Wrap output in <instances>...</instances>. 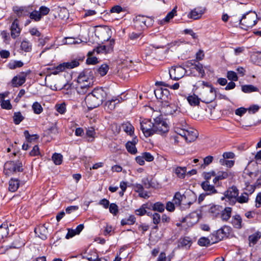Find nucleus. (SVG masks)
<instances>
[{"mask_svg":"<svg viewBox=\"0 0 261 261\" xmlns=\"http://www.w3.org/2000/svg\"><path fill=\"white\" fill-rule=\"evenodd\" d=\"M107 92L102 88H95L85 98V102L89 109H93L100 106L106 98Z\"/></svg>","mask_w":261,"mask_h":261,"instance_id":"f257e3e1","label":"nucleus"},{"mask_svg":"<svg viewBox=\"0 0 261 261\" xmlns=\"http://www.w3.org/2000/svg\"><path fill=\"white\" fill-rule=\"evenodd\" d=\"M79 85L77 87V92L80 94H84L87 92L93 83V75L91 70H84L80 73L78 77Z\"/></svg>","mask_w":261,"mask_h":261,"instance_id":"f03ea898","label":"nucleus"},{"mask_svg":"<svg viewBox=\"0 0 261 261\" xmlns=\"http://www.w3.org/2000/svg\"><path fill=\"white\" fill-rule=\"evenodd\" d=\"M199 95L201 101L206 103L213 101L217 96V90L211 85H206V88H203Z\"/></svg>","mask_w":261,"mask_h":261,"instance_id":"7ed1b4c3","label":"nucleus"},{"mask_svg":"<svg viewBox=\"0 0 261 261\" xmlns=\"http://www.w3.org/2000/svg\"><path fill=\"white\" fill-rule=\"evenodd\" d=\"M256 20L257 15L254 12L247 13L239 19L240 27L245 30L253 27L256 24Z\"/></svg>","mask_w":261,"mask_h":261,"instance_id":"20e7f679","label":"nucleus"},{"mask_svg":"<svg viewBox=\"0 0 261 261\" xmlns=\"http://www.w3.org/2000/svg\"><path fill=\"white\" fill-rule=\"evenodd\" d=\"M153 120L152 135L155 134L163 135L169 131V126L161 115L153 118Z\"/></svg>","mask_w":261,"mask_h":261,"instance_id":"39448f33","label":"nucleus"},{"mask_svg":"<svg viewBox=\"0 0 261 261\" xmlns=\"http://www.w3.org/2000/svg\"><path fill=\"white\" fill-rule=\"evenodd\" d=\"M4 171L7 174L22 172L23 171L22 164L19 162H7L5 164Z\"/></svg>","mask_w":261,"mask_h":261,"instance_id":"423d86ee","label":"nucleus"},{"mask_svg":"<svg viewBox=\"0 0 261 261\" xmlns=\"http://www.w3.org/2000/svg\"><path fill=\"white\" fill-rule=\"evenodd\" d=\"M49 11L50 9L48 8L42 6L39 8V10H35L31 12L29 17L35 21H39L41 19L43 16L48 14Z\"/></svg>","mask_w":261,"mask_h":261,"instance_id":"0eeeda50","label":"nucleus"},{"mask_svg":"<svg viewBox=\"0 0 261 261\" xmlns=\"http://www.w3.org/2000/svg\"><path fill=\"white\" fill-rule=\"evenodd\" d=\"M186 72V69L180 66H173L169 69L170 78L175 81L179 80L182 78Z\"/></svg>","mask_w":261,"mask_h":261,"instance_id":"6e6552de","label":"nucleus"},{"mask_svg":"<svg viewBox=\"0 0 261 261\" xmlns=\"http://www.w3.org/2000/svg\"><path fill=\"white\" fill-rule=\"evenodd\" d=\"M136 26H140L144 29L145 27L151 26L153 24V19L143 15L137 16L134 20Z\"/></svg>","mask_w":261,"mask_h":261,"instance_id":"1a4fd4ad","label":"nucleus"},{"mask_svg":"<svg viewBox=\"0 0 261 261\" xmlns=\"http://www.w3.org/2000/svg\"><path fill=\"white\" fill-rule=\"evenodd\" d=\"M140 128L146 137L152 135L153 122L147 119H144L140 122Z\"/></svg>","mask_w":261,"mask_h":261,"instance_id":"9d476101","label":"nucleus"},{"mask_svg":"<svg viewBox=\"0 0 261 261\" xmlns=\"http://www.w3.org/2000/svg\"><path fill=\"white\" fill-rule=\"evenodd\" d=\"M191 196L194 197V199L191 201H188L186 200V195H181L179 192H176L173 197V202L177 206H180L182 202H184V205L187 204L188 206H190L196 200V197L193 194H192Z\"/></svg>","mask_w":261,"mask_h":261,"instance_id":"9b49d317","label":"nucleus"},{"mask_svg":"<svg viewBox=\"0 0 261 261\" xmlns=\"http://www.w3.org/2000/svg\"><path fill=\"white\" fill-rule=\"evenodd\" d=\"M51 11L54 12L55 17L58 16L62 19H67L69 17V13L68 10L65 7H60L58 6H55L51 9Z\"/></svg>","mask_w":261,"mask_h":261,"instance_id":"f8f14e48","label":"nucleus"},{"mask_svg":"<svg viewBox=\"0 0 261 261\" xmlns=\"http://www.w3.org/2000/svg\"><path fill=\"white\" fill-rule=\"evenodd\" d=\"M110 30L107 28H103L96 31V35L101 42L108 41L111 38L110 34Z\"/></svg>","mask_w":261,"mask_h":261,"instance_id":"ddd939ff","label":"nucleus"},{"mask_svg":"<svg viewBox=\"0 0 261 261\" xmlns=\"http://www.w3.org/2000/svg\"><path fill=\"white\" fill-rule=\"evenodd\" d=\"M10 31L11 36L13 39L16 38L20 35L21 29L19 27L17 19H15L12 22L10 27Z\"/></svg>","mask_w":261,"mask_h":261,"instance_id":"4468645a","label":"nucleus"},{"mask_svg":"<svg viewBox=\"0 0 261 261\" xmlns=\"http://www.w3.org/2000/svg\"><path fill=\"white\" fill-rule=\"evenodd\" d=\"M27 75V73H22L20 75L14 76L11 82L12 86L15 87L21 86L25 82Z\"/></svg>","mask_w":261,"mask_h":261,"instance_id":"2eb2a0df","label":"nucleus"},{"mask_svg":"<svg viewBox=\"0 0 261 261\" xmlns=\"http://www.w3.org/2000/svg\"><path fill=\"white\" fill-rule=\"evenodd\" d=\"M239 194V191L236 187L232 186L229 188L224 193L225 197H222L221 199L224 200L225 198H227L228 200L232 199H236Z\"/></svg>","mask_w":261,"mask_h":261,"instance_id":"dca6fc26","label":"nucleus"},{"mask_svg":"<svg viewBox=\"0 0 261 261\" xmlns=\"http://www.w3.org/2000/svg\"><path fill=\"white\" fill-rule=\"evenodd\" d=\"M177 107L175 104L165 103L161 108L162 112L166 115H172L177 110Z\"/></svg>","mask_w":261,"mask_h":261,"instance_id":"f3484780","label":"nucleus"},{"mask_svg":"<svg viewBox=\"0 0 261 261\" xmlns=\"http://www.w3.org/2000/svg\"><path fill=\"white\" fill-rule=\"evenodd\" d=\"M79 65V62L77 60H73L70 62L64 63L58 66L57 70L59 71L64 70L65 69H72Z\"/></svg>","mask_w":261,"mask_h":261,"instance_id":"a211bd4d","label":"nucleus"},{"mask_svg":"<svg viewBox=\"0 0 261 261\" xmlns=\"http://www.w3.org/2000/svg\"><path fill=\"white\" fill-rule=\"evenodd\" d=\"M198 137V132L193 128L187 129L184 138L187 142H191L195 141Z\"/></svg>","mask_w":261,"mask_h":261,"instance_id":"6ab92c4d","label":"nucleus"},{"mask_svg":"<svg viewBox=\"0 0 261 261\" xmlns=\"http://www.w3.org/2000/svg\"><path fill=\"white\" fill-rule=\"evenodd\" d=\"M120 102V100L118 98H113L111 100L107 101L105 104V109L108 112L110 113L114 110L116 105Z\"/></svg>","mask_w":261,"mask_h":261,"instance_id":"aec40b11","label":"nucleus"},{"mask_svg":"<svg viewBox=\"0 0 261 261\" xmlns=\"http://www.w3.org/2000/svg\"><path fill=\"white\" fill-rule=\"evenodd\" d=\"M138 142V140L136 138H134L131 141H128L126 144L125 147L127 151L132 154H135L137 152V149L136 147V144Z\"/></svg>","mask_w":261,"mask_h":261,"instance_id":"412c9836","label":"nucleus"},{"mask_svg":"<svg viewBox=\"0 0 261 261\" xmlns=\"http://www.w3.org/2000/svg\"><path fill=\"white\" fill-rule=\"evenodd\" d=\"M201 187L203 190L206 192L207 195H211L217 193V191L215 189L214 186L211 185L208 181H203L201 184Z\"/></svg>","mask_w":261,"mask_h":261,"instance_id":"4be33fe9","label":"nucleus"},{"mask_svg":"<svg viewBox=\"0 0 261 261\" xmlns=\"http://www.w3.org/2000/svg\"><path fill=\"white\" fill-rule=\"evenodd\" d=\"M205 12V9L202 8H196L191 11L189 15V17L194 19H197L201 17Z\"/></svg>","mask_w":261,"mask_h":261,"instance_id":"5701e85b","label":"nucleus"},{"mask_svg":"<svg viewBox=\"0 0 261 261\" xmlns=\"http://www.w3.org/2000/svg\"><path fill=\"white\" fill-rule=\"evenodd\" d=\"M231 223L233 226L237 229H241L243 226L242 219L239 215H235L232 216Z\"/></svg>","mask_w":261,"mask_h":261,"instance_id":"b1692460","label":"nucleus"},{"mask_svg":"<svg viewBox=\"0 0 261 261\" xmlns=\"http://www.w3.org/2000/svg\"><path fill=\"white\" fill-rule=\"evenodd\" d=\"M35 232L42 240L47 239V229L44 226H41L35 228Z\"/></svg>","mask_w":261,"mask_h":261,"instance_id":"393cba45","label":"nucleus"},{"mask_svg":"<svg viewBox=\"0 0 261 261\" xmlns=\"http://www.w3.org/2000/svg\"><path fill=\"white\" fill-rule=\"evenodd\" d=\"M176 8L175 7L171 12H169L166 16L163 19L159 21V23L161 25H164L166 23L169 22L171 19H172L174 16L176 15Z\"/></svg>","mask_w":261,"mask_h":261,"instance_id":"a878e982","label":"nucleus"},{"mask_svg":"<svg viewBox=\"0 0 261 261\" xmlns=\"http://www.w3.org/2000/svg\"><path fill=\"white\" fill-rule=\"evenodd\" d=\"M165 205L160 202H156L153 204H150L149 206H146V208L151 209L154 211H158L162 213L165 210Z\"/></svg>","mask_w":261,"mask_h":261,"instance_id":"bb28decb","label":"nucleus"},{"mask_svg":"<svg viewBox=\"0 0 261 261\" xmlns=\"http://www.w3.org/2000/svg\"><path fill=\"white\" fill-rule=\"evenodd\" d=\"M155 97L158 99L164 100L166 95L168 93V91L167 89H163L162 88H159L154 91Z\"/></svg>","mask_w":261,"mask_h":261,"instance_id":"cd10ccee","label":"nucleus"},{"mask_svg":"<svg viewBox=\"0 0 261 261\" xmlns=\"http://www.w3.org/2000/svg\"><path fill=\"white\" fill-rule=\"evenodd\" d=\"M8 225L4 223L0 226V242L8 235Z\"/></svg>","mask_w":261,"mask_h":261,"instance_id":"c85d7f7f","label":"nucleus"},{"mask_svg":"<svg viewBox=\"0 0 261 261\" xmlns=\"http://www.w3.org/2000/svg\"><path fill=\"white\" fill-rule=\"evenodd\" d=\"M191 240L189 237H185L179 240L178 246L179 247H184L185 248H189L191 246Z\"/></svg>","mask_w":261,"mask_h":261,"instance_id":"c756f323","label":"nucleus"},{"mask_svg":"<svg viewBox=\"0 0 261 261\" xmlns=\"http://www.w3.org/2000/svg\"><path fill=\"white\" fill-rule=\"evenodd\" d=\"M83 258L89 261H94L98 257L96 252L94 250H90L89 253L85 252L82 254Z\"/></svg>","mask_w":261,"mask_h":261,"instance_id":"7c9ffc66","label":"nucleus"},{"mask_svg":"<svg viewBox=\"0 0 261 261\" xmlns=\"http://www.w3.org/2000/svg\"><path fill=\"white\" fill-rule=\"evenodd\" d=\"M13 10L18 17L25 15L28 13L26 8L24 7L14 6Z\"/></svg>","mask_w":261,"mask_h":261,"instance_id":"2f4dec72","label":"nucleus"},{"mask_svg":"<svg viewBox=\"0 0 261 261\" xmlns=\"http://www.w3.org/2000/svg\"><path fill=\"white\" fill-rule=\"evenodd\" d=\"M242 91L246 93H249L253 92H258V89L252 85H245L241 87Z\"/></svg>","mask_w":261,"mask_h":261,"instance_id":"473e14b6","label":"nucleus"},{"mask_svg":"<svg viewBox=\"0 0 261 261\" xmlns=\"http://www.w3.org/2000/svg\"><path fill=\"white\" fill-rule=\"evenodd\" d=\"M106 45H101L94 48L92 51L88 52L89 55H94L95 53L97 54L102 53H107L108 51L107 50Z\"/></svg>","mask_w":261,"mask_h":261,"instance_id":"72a5a7b5","label":"nucleus"},{"mask_svg":"<svg viewBox=\"0 0 261 261\" xmlns=\"http://www.w3.org/2000/svg\"><path fill=\"white\" fill-rule=\"evenodd\" d=\"M200 100H201L200 98H199L198 97L194 94L187 97V100L190 105L193 106H198L199 104Z\"/></svg>","mask_w":261,"mask_h":261,"instance_id":"f704fd0d","label":"nucleus"},{"mask_svg":"<svg viewBox=\"0 0 261 261\" xmlns=\"http://www.w3.org/2000/svg\"><path fill=\"white\" fill-rule=\"evenodd\" d=\"M232 209L230 207H226L221 213V218L224 221H227L231 217Z\"/></svg>","mask_w":261,"mask_h":261,"instance_id":"c9c22d12","label":"nucleus"},{"mask_svg":"<svg viewBox=\"0 0 261 261\" xmlns=\"http://www.w3.org/2000/svg\"><path fill=\"white\" fill-rule=\"evenodd\" d=\"M19 186V182L17 179H11L9 181V190L11 192L16 191Z\"/></svg>","mask_w":261,"mask_h":261,"instance_id":"e433bc0d","label":"nucleus"},{"mask_svg":"<svg viewBox=\"0 0 261 261\" xmlns=\"http://www.w3.org/2000/svg\"><path fill=\"white\" fill-rule=\"evenodd\" d=\"M122 127L124 131L127 134L132 135L134 134V128L130 123L128 122L123 123Z\"/></svg>","mask_w":261,"mask_h":261,"instance_id":"4c0bfd02","label":"nucleus"},{"mask_svg":"<svg viewBox=\"0 0 261 261\" xmlns=\"http://www.w3.org/2000/svg\"><path fill=\"white\" fill-rule=\"evenodd\" d=\"M136 218L134 216L130 215L128 218L123 219L121 221L122 225H132L135 223Z\"/></svg>","mask_w":261,"mask_h":261,"instance_id":"58836bf2","label":"nucleus"},{"mask_svg":"<svg viewBox=\"0 0 261 261\" xmlns=\"http://www.w3.org/2000/svg\"><path fill=\"white\" fill-rule=\"evenodd\" d=\"M186 172V167H177L175 169L176 175L180 178H184Z\"/></svg>","mask_w":261,"mask_h":261,"instance_id":"ea45409f","label":"nucleus"},{"mask_svg":"<svg viewBox=\"0 0 261 261\" xmlns=\"http://www.w3.org/2000/svg\"><path fill=\"white\" fill-rule=\"evenodd\" d=\"M52 160L56 165H59L62 163L63 156L60 153H55L52 156Z\"/></svg>","mask_w":261,"mask_h":261,"instance_id":"a19ab883","label":"nucleus"},{"mask_svg":"<svg viewBox=\"0 0 261 261\" xmlns=\"http://www.w3.org/2000/svg\"><path fill=\"white\" fill-rule=\"evenodd\" d=\"M24 117L22 115L20 112H15L13 116V121L15 124H19L23 120Z\"/></svg>","mask_w":261,"mask_h":261,"instance_id":"79ce46f5","label":"nucleus"},{"mask_svg":"<svg viewBox=\"0 0 261 261\" xmlns=\"http://www.w3.org/2000/svg\"><path fill=\"white\" fill-rule=\"evenodd\" d=\"M21 47L26 52L30 51L32 49V43L28 41L23 40L21 44Z\"/></svg>","mask_w":261,"mask_h":261,"instance_id":"37998d69","label":"nucleus"},{"mask_svg":"<svg viewBox=\"0 0 261 261\" xmlns=\"http://www.w3.org/2000/svg\"><path fill=\"white\" fill-rule=\"evenodd\" d=\"M109 69V66L106 64H103L99 67L97 71L101 76H104L107 73Z\"/></svg>","mask_w":261,"mask_h":261,"instance_id":"c03bdc74","label":"nucleus"},{"mask_svg":"<svg viewBox=\"0 0 261 261\" xmlns=\"http://www.w3.org/2000/svg\"><path fill=\"white\" fill-rule=\"evenodd\" d=\"M56 111L60 113L63 114L66 111V104L65 102H62L60 104H56L55 106Z\"/></svg>","mask_w":261,"mask_h":261,"instance_id":"a18cd8bd","label":"nucleus"},{"mask_svg":"<svg viewBox=\"0 0 261 261\" xmlns=\"http://www.w3.org/2000/svg\"><path fill=\"white\" fill-rule=\"evenodd\" d=\"M211 243L208 238L201 237L198 241V244L200 246H207Z\"/></svg>","mask_w":261,"mask_h":261,"instance_id":"49530a36","label":"nucleus"},{"mask_svg":"<svg viewBox=\"0 0 261 261\" xmlns=\"http://www.w3.org/2000/svg\"><path fill=\"white\" fill-rule=\"evenodd\" d=\"M32 109L35 114H39L43 111L41 105L38 102H35L32 106Z\"/></svg>","mask_w":261,"mask_h":261,"instance_id":"de8ad7c7","label":"nucleus"},{"mask_svg":"<svg viewBox=\"0 0 261 261\" xmlns=\"http://www.w3.org/2000/svg\"><path fill=\"white\" fill-rule=\"evenodd\" d=\"M45 133L50 137H53L54 135H56L58 134V128L56 125H54L47 129Z\"/></svg>","mask_w":261,"mask_h":261,"instance_id":"09e8293b","label":"nucleus"},{"mask_svg":"<svg viewBox=\"0 0 261 261\" xmlns=\"http://www.w3.org/2000/svg\"><path fill=\"white\" fill-rule=\"evenodd\" d=\"M236 200L240 203H245L247 202L248 200V195L246 193H244L240 196H238L236 198Z\"/></svg>","mask_w":261,"mask_h":261,"instance_id":"8fccbe9b","label":"nucleus"},{"mask_svg":"<svg viewBox=\"0 0 261 261\" xmlns=\"http://www.w3.org/2000/svg\"><path fill=\"white\" fill-rule=\"evenodd\" d=\"M194 67L193 68L196 69L203 76L204 75V71L203 69V66L201 64L198 63L197 64H193L191 63Z\"/></svg>","mask_w":261,"mask_h":261,"instance_id":"3c124183","label":"nucleus"},{"mask_svg":"<svg viewBox=\"0 0 261 261\" xmlns=\"http://www.w3.org/2000/svg\"><path fill=\"white\" fill-rule=\"evenodd\" d=\"M260 238L259 232L255 233L249 237V241L250 243L254 244L256 243L258 240Z\"/></svg>","mask_w":261,"mask_h":261,"instance_id":"603ef678","label":"nucleus"},{"mask_svg":"<svg viewBox=\"0 0 261 261\" xmlns=\"http://www.w3.org/2000/svg\"><path fill=\"white\" fill-rule=\"evenodd\" d=\"M219 162L222 165H225L229 168L232 167L234 165V161L231 160H226L224 158L220 159Z\"/></svg>","mask_w":261,"mask_h":261,"instance_id":"864d4df0","label":"nucleus"},{"mask_svg":"<svg viewBox=\"0 0 261 261\" xmlns=\"http://www.w3.org/2000/svg\"><path fill=\"white\" fill-rule=\"evenodd\" d=\"M227 77L229 80L237 81L238 80V77L237 73L233 71H229L227 73Z\"/></svg>","mask_w":261,"mask_h":261,"instance_id":"5fc2aeb1","label":"nucleus"},{"mask_svg":"<svg viewBox=\"0 0 261 261\" xmlns=\"http://www.w3.org/2000/svg\"><path fill=\"white\" fill-rule=\"evenodd\" d=\"M94 55H89L88 54V58L86 60V63L88 64L94 65L98 63V59L96 57L93 56Z\"/></svg>","mask_w":261,"mask_h":261,"instance_id":"6e6d98bb","label":"nucleus"},{"mask_svg":"<svg viewBox=\"0 0 261 261\" xmlns=\"http://www.w3.org/2000/svg\"><path fill=\"white\" fill-rule=\"evenodd\" d=\"M109 211L114 215H116L118 212V207L115 203H111L109 205Z\"/></svg>","mask_w":261,"mask_h":261,"instance_id":"4d7b16f0","label":"nucleus"},{"mask_svg":"<svg viewBox=\"0 0 261 261\" xmlns=\"http://www.w3.org/2000/svg\"><path fill=\"white\" fill-rule=\"evenodd\" d=\"M187 129H186L185 128H180L178 126H176L175 127V133L180 136L181 137H183L184 138L185 137L186 133L187 132Z\"/></svg>","mask_w":261,"mask_h":261,"instance_id":"13d9d810","label":"nucleus"},{"mask_svg":"<svg viewBox=\"0 0 261 261\" xmlns=\"http://www.w3.org/2000/svg\"><path fill=\"white\" fill-rule=\"evenodd\" d=\"M86 135L88 137L92 138L91 140L89 139L88 141H92L95 137V135L94 129L93 127L89 128L87 130Z\"/></svg>","mask_w":261,"mask_h":261,"instance_id":"bf43d9fd","label":"nucleus"},{"mask_svg":"<svg viewBox=\"0 0 261 261\" xmlns=\"http://www.w3.org/2000/svg\"><path fill=\"white\" fill-rule=\"evenodd\" d=\"M142 183L145 188L147 189H149L150 187H152V184L151 182V181L147 177H145L143 178Z\"/></svg>","mask_w":261,"mask_h":261,"instance_id":"052dcab7","label":"nucleus"},{"mask_svg":"<svg viewBox=\"0 0 261 261\" xmlns=\"http://www.w3.org/2000/svg\"><path fill=\"white\" fill-rule=\"evenodd\" d=\"M144 160L147 162H151L154 160L153 156L149 152H145L142 153Z\"/></svg>","mask_w":261,"mask_h":261,"instance_id":"680f3d73","label":"nucleus"},{"mask_svg":"<svg viewBox=\"0 0 261 261\" xmlns=\"http://www.w3.org/2000/svg\"><path fill=\"white\" fill-rule=\"evenodd\" d=\"M161 218L160 215L158 213H154L152 215V220L154 224H159L161 221Z\"/></svg>","mask_w":261,"mask_h":261,"instance_id":"e2e57ef3","label":"nucleus"},{"mask_svg":"<svg viewBox=\"0 0 261 261\" xmlns=\"http://www.w3.org/2000/svg\"><path fill=\"white\" fill-rule=\"evenodd\" d=\"M1 106L2 108L7 109V110H10L12 108V105L10 103V102L9 100H3L1 103Z\"/></svg>","mask_w":261,"mask_h":261,"instance_id":"0e129e2a","label":"nucleus"},{"mask_svg":"<svg viewBox=\"0 0 261 261\" xmlns=\"http://www.w3.org/2000/svg\"><path fill=\"white\" fill-rule=\"evenodd\" d=\"M40 154L39 148L38 145L33 147L32 150L30 152L31 156H36Z\"/></svg>","mask_w":261,"mask_h":261,"instance_id":"69168bd1","label":"nucleus"},{"mask_svg":"<svg viewBox=\"0 0 261 261\" xmlns=\"http://www.w3.org/2000/svg\"><path fill=\"white\" fill-rule=\"evenodd\" d=\"M23 65V63L21 61H15L14 63L12 64H10V68L11 69H15L17 67H22Z\"/></svg>","mask_w":261,"mask_h":261,"instance_id":"338daca9","label":"nucleus"},{"mask_svg":"<svg viewBox=\"0 0 261 261\" xmlns=\"http://www.w3.org/2000/svg\"><path fill=\"white\" fill-rule=\"evenodd\" d=\"M110 11L111 13H119L123 11V9L121 6L119 5H116L111 8Z\"/></svg>","mask_w":261,"mask_h":261,"instance_id":"774afa93","label":"nucleus"}]
</instances>
